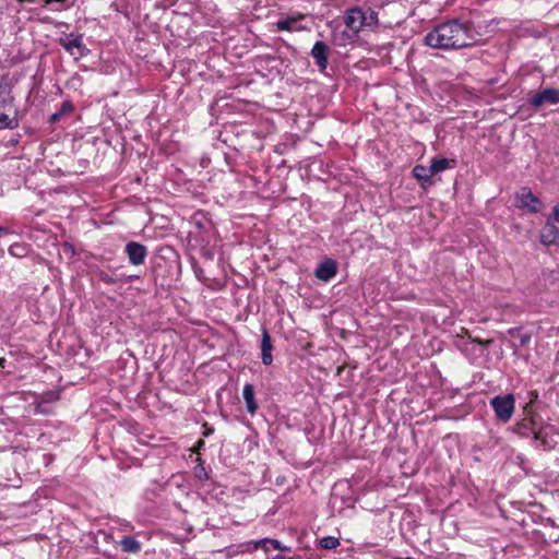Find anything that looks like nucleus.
<instances>
[{
	"mask_svg": "<svg viewBox=\"0 0 559 559\" xmlns=\"http://www.w3.org/2000/svg\"><path fill=\"white\" fill-rule=\"evenodd\" d=\"M49 399H57L58 396L55 393H49Z\"/></svg>",
	"mask_w": 559,
	"mask_h": 559,
	"instance_id": "obj_29",
	"label": "nucleus"
},
{
	"mask_svg": "<svg viewBox=\"0 0 559 559\" xmlns=\"http://www.w3.org/2000/svg\"><path fill=\"white\" fill-rule=\"evenodd\" d=\"M16 109L13 104L12 86L7 81L0 82V130L16 127Z\"/></svg>",
	"mask_w": 559,
	"mask_h": 559,
	"instance_id": "obj_3",
	"label": "nucleus"
},
{
	"mask_svg": "<svg viewBox=\"0 0 559 559\" xmlns=\"http://www.w3.org/2000/svg\"><path fill=\"white\" fill-rule=\"evenodd\" d=\"M490 405L495 411L496 417L503 423L511 419L515 409V399L513 394L498 395L491 399Z\"/></svg>",
	"mask_w": 559,
	"mask_h": 559,
	"instance_id": "obj_4",
	"label": "nucleus"
},
{
	"mask_svg": "<svg viewBox=\"0 0 559 559\" xmlns=\"http://www.w3.org/2000/svg\"><path fill=\"white\" fill-rule=\"evenodd\" d=\"M319 545L323 549H335L340 545V540L333 536H325L319 540Z\"/></svg>",
	"mask_w": 559,
	"mask_h": 559,
	"instance_id": "obj_22",
	"label": "nucleus"
},
{
	"mask_svg": "<svg viewBox=\"0 0 559 559\" xmlns=\"http://www.w3.org/2000/svg\"><path fill=\"white\" fill-rule=\"evenodd\" d=\"M273 559H299L298 557H285L283 555H277Z\"/></svg>",
	"mask_w": 559,
	"mask_h": 559,
	"instance_id": "obj_27",
	"label": "nucleus"
},
{
	"mask_svg": "<svg viewBox=\"0 0 559 559\" xmlns=\"http://www.w3.org/2000/svg\"><path fill=\"white\" fill-rule=\"evenodd\" d=\"M533 421L531 419H524L516 425V431L521 435H527L528 431H535L532 427Z\"/></svg>",
	"mask_w": 559,
	"mask_h": 559,
	"instance_id": "obj_24",
	"label": "nucleus"
},
{
	"mask_svg": "<svg viewBox=\"0 0 559 559\" xmlns=\"http://www.w3.org/2000/svg\"><path fill=\"white\" fill-rule=\"evenodd\" d=\"M413 175L417 180L423 181V182L430 181V179L432 177L430 166L426 167L423 165L415 166L413 168Z\"/></svg>",
	"mask_w": 559,
	"mask_h": 559,
	"instance_id": "obj_18",
	"label": "nucleus"
},
{
	"mask_svg": "<svg viewBox=\"0 0 559 559\" xmlns=\"http://www.w3.org/2000/svg\"><path fill=\"white\" fill-rule=\"evenodd\" d=\"M242 397L246 403L247 412L253 415L258 409V404L254 399V388L251 383H246L243 385Z\"/></svg>",
	"mask_w": 559,
	"mask_h": 559,
	"instance_id": "obj_14",
	"label": "nucleus"
},
{
	"mask_svg": "<svg viewBox=\"0 0 559 559\" xmlns=\"http://www.w3.org/2000/svg\"><path fill=\"white\" fill-rule=\"evenodd\" d=\"M124 252L128 255L129 262L135 266L143 264L147 255L146 247L135 241L128 242L126 245Z\"/></svg>",
	"mask_w": 559,
	"mask_h": 559,
	"instance_id": "obj_8",
	"label": "nucleus"
},
{
	"mask_svg": "<svg viewBox=\"0 0 559 559\" xmlns=\"http://www.w3.org/2000/svg\"><path fill=\"white\" fill-rule=\"evenodd\" d=\"M454 163L448 158H433L431 159L430 169L432 176L439 174L450 167V164Z\"/></svg>",
	"mask_w": 559,
	"mask_h": 559,
	"instance_id": "obj_19",
	"label": "nucleus"
},
{
	"mask_svg": "<svg viewBox=\"0 0 559 559\" xmlns=\"http://www.w3.org/2000/svg\"><path fill=\"white\" fill-rule=\"evenodd\" d=\"M518 206L531 213L540 211V200L528 188H522L516 194Z\"/></svg>",
	"mask_w": 559,
	"mask_h": 559,
	"instance_id": "obj_7",
	"label": "nucleus"
},
{
	"mask_svg": "<svg viewBox=\"0 0 559 559\" xmlns=\"http://www.w3.org/2000/svg\"><path fill=\"white\" fill-rule=\"evenodd\" d=\"M528 104L534 108H540L545 105L559 104V90L554 87L545 88L534 94L530 99Z\"/></svg>",
	"mask_w": 559,
	"mask_h": 559,
	"instance_id": "obj_6",
	"label": "nucleus"
},
{
	"mask_svg": "<svg viewBox=\"0 0 559 559\" xmlns=\"http://www.w3.org/2000/svg\"><path fill=\"white\" fill-rule=\"evenodd\" d=\"M355 35L347 33L346 31L341 32L340 34L333 35V44L336 46H345L348 44Z\"/></svg>",
	"mask_w": 559,
	"mask_h": 559,
	"instance_id": "obj_21",
	"label": "nucleus"
},
{
	"mask_svg": "<svg viewBox=\"0 0 559 559\" xmlns=\"http://www.w3.org/2000/svg\"><path fill=\"white\" fill-rule=\"evenodd\" d=\"M59 44L71 55L76 53L79 57H84L88 52L81 34L71 33L66 35L59 39Z\"/></svg>",
	"mask_w": 559,
	"mask_h": 559,
	"instance_id": "obj_5",
	"label": "nucleus"
},
{
	"mask_svg": "<svg viewBox=\"0 0 559 559\" xmlns=\"http://www.w3.org/2000/svg\"><path fill=\"white\" fill-rule=\"evenodd\" d=\"M534 438L538 442L536 444L537 448H540L543 450H549L554 447L552 440L548 438V436L544 429L534 431Z\"/></svg>",
	"mask_w": 559,
	"mask_h": 559,
	"instance_id": "obj_16",
	"label": "nucleus"
},
{
	"mask_svg": "<svg viewBox=\"0 0 559 559\" xmlns=\"http://www.w3.org/2000/svg\"><path fill=\"white\" fill-rule=\"evenodd\" d=\"M551 222H557L559 223V205H556L552 210V215H551Z\"/></svg>",
	"mask_w": 559,
	"mask_h": 559,
	"instance_id": "obj_26",
	"label": "nucleus"
},
{
	"mask_svg": "<svg viewBox=\"0 0 559 559\" xmlns=\"http://www.w3.org/2000/svg\"><path fill=\"white\" fill-rule=\"evenodd\" d=\"M305 19V15L298 13L294 16H287L285 19L278 20L275 23L277 31H286V32H299L306 29V27L298 25V23Z\"/></svg>",
	"mask_w": 559,
	"mask_h": 559,
	"instance_id": "obj_11",
	"label": "nucleus"
},
{
	"mask_svg": "<svg viewBox=\"0 0 559 559\" xmlns=\"http://www.w3.org/2000/svg\"><path fill=\"white\" fill-rule=\"evenodd\" d=\"M472 43L469 27L457 20L439 24L425 36V44L436 49H461Z\"/></svg>",
	"mask_w": 559,
	"mask_h": 559,
	"instance_id": "obj_1",
	"label": "nucleus"
},
{
	"mask_svg": "<svg viewBox=\"0 0 559 559\" xmlns=\"http://www.w3.org/2000/svg\"><path fill=\"white\" fill-rule=\"evenodd\" d=\"M272 340L269 334V332L263 329L262 331V341H261V355H262V362L266 366L271 365L273 361L272 356Z\"/></svg>",
	"mask_w": 559,
	"mask_h": 559,
	"instance_id": "obj_13",
	"label": "nucleus"
},
{
	"mask_svg": "<svg viewBox=\"0 0 559 559\" xmlns=\"http://www.w3.org/2000/svg\"><path fill=\"white\" fill-rule=\"evenodd\" d=\"M330 52L329 46L323 41H316L312 49L311 56L316 61V64L321 72H324L328 68V56Z\"/></svg>",
	"mask_w": 559,
	"mask_h": 559,
	"instance_id": "obj_9",
	"label": "nucleus"
},
{
	"mask_svg": "<svg viewBox=\"0 0 559 559\" xmlns=\"http://www.w3.org/2000/svg\"><path fill=\"white\" fill-rule=\"evenodd\" d=\"M267 544H271L274 549L288 550V548L283 546L277 539H272V538H263V539L253 542V548L254 549L263 548L265 551H269V547L266 546Z\"/></svg>",
	"mask_w": 559,
	"mask_h": 559,
	"instance_id": "obj_17",
	"label": "nucleus"
},
{
	"mask_svg": "<svg viewBox=\"0 0 559 559\" xmlns=\"http://www.w3.org/2000/svg\"><path fill=\"white\" fill-rule=\"evenodd\" d=\"M559 238V228L548 218L540 234V241L545 246H550Z\"/></svg>",
	"mask_w": 559,
	"mask_h": 559,
	"instance_id": "obj_12",
	"label": "nucleus"
},
{
	"mask_svg": "<svg viewBox=\"0 0 559 559\" xmlns=\"http://www.w3.org/2000/svg\"><path fill=\"white\" fill-rule=\"evenodd\" d=\"M9 253L12 257L24 258L28 253V247L24 243H13L9 248Z\"/></svg>",
	"mask_w": 559,
	"mask_h": 559,
	"instance_id": "obj_20",
	"label": "nucleus"
},
{
	"mask_svg": "<svg viewBox=\"0 0 559 559\" xmlns=\"http://www.w3.org/2000/svg\"><path fill=\"white\" fill-rule=\"evenodd\" d=\"M19 2H29V3H33L35 2L36 0H17ZM45 7H49L51 4H59V5H63L68 0H40Z\"/></svg>",
	"mask_w": 559,
	"mask_h": 559,
	"instance_id": "obj_25",
	"label": "nucleus"
},
{
	"mask_svg": "<svg viewBox=\"0 0 559 559\" xmlns=\"http://www.w3.org/2000/svg\"><path fill=\"white\" fill-rule=\"evenodd\" d=\"M336 262L332 259H325L318 265V267L314 271L316 277L323 282H329L336 275Z\"/></svg>",
	"mask_w": 559,
	"mask_h": 559,
	"instance_id": "obj_10",
	"label": "nucleus"
},
{
	"mask_svg": "<svg viewBox=\"0 0 559 559\" xmlns=\"http://www.w3.org/2000/svg\"><path fill=\"white\" fill-rule=\"evenodd\" d=\"M4 364H5V359L0 358V367H2V368H3V367H4Z\"/></svg>",
	"mask_w": 559,
	"mask_h": 559,
	"instance_id": "obj_28",
	"label": "nucleus"
},
{
	"mask_svg": "<svg viewBox=\"0 0 559 559\" xmlns=\"http://www.w3.org/2000/svg\"><path fill=\"white\" fill-rule=\"evenodd\" d=\"M344 23L353 35L365 29L372 31L378 25V13L371 9L364 10L355 7L346 11Z\"/></svg>",
	"mask_w": 559,
	"mask_h": 559,
	"instance_id": "obj_2",
	"label": "nucleus"
},
{
	"mask_svg": "<svg viewBox=\"0 0 559 559\" xmlns=\"http://www.w3.org/2000/svg\"><path fill=\"white\" fill-rule=\"evenodd\" d=\"M120 545L124 552L136 554L141 550V543L132 536H124Z\"/></svg>",
	"mask_w": 559,
	"mask_h": 559,
	"instance_id": "obj_15",
	"label": "nucleus"
},
{
	"mask_svg": "<svg viewBox=\"0 0 559 559\" xmlns=\"http://www.w3.org/2000/svg\"><path fill=\"white\" fill-rule=\"evenodd\" d=\"M72 109H73V106L70 103H68V102L63 103L61 106V109L51 116V118H50L51 121L52 122L58 121L63 115L70 114L72 111Z\"/></svg>",
	"mask_w": 559,
	"mask_h": 559,
	"instance_id": "obj_23",
	"label": "nucleus"
}]
</instances>
